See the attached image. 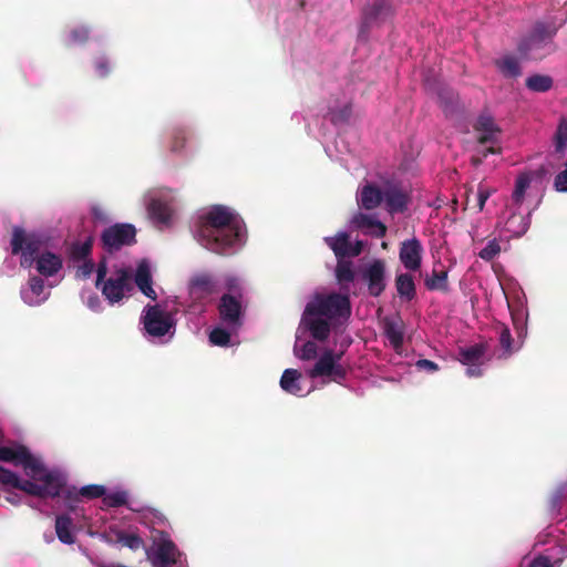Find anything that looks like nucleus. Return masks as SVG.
Wrapping results in <instances>:
<instances>
[{"instance_id":"obj_3","label":"nucleus","mask_w":567,"mask_h":567,"mask_svg":"<svg viewBox=\"0 0 567 567\" xmlns=\"http://www.w3.org/2000/svg\"><path fill=\"white\" fill-rule=\"evenodd\" d=\"M193 234L200 246L220 255L235 254L246 243L244 220L224 205L203 212L193 226Z\"/></svg>"},{"instance_id":"obj_35","label":"nucleus","mask_w":567,"mask_h":567,"mask_svg":"<svg viewBox=\"0 0 567 567\" xmlns=\"http://www.w3.org/2000/svg\"><path fill=\"white\" fill-rule=\"evenodd\" d=\"M526 86L534 92H546L551 89L553 80L548 75L535 74L527 78Z\"/></svg>"},{"instance_id":"obj_48","label":"nucleus","mask_w":567,"mask_h":567,"mask_svg":"<svg viewBox=\"0 0 567 567\" xmlns=\"http://www.w3.org/2000/svg\"><path fill=\"white\" fill-rule=\"evenodd\" d=\"M80 495L86 498H96L104 495V486L102 485H87L80 489Z\"/></svg>"},{"instance_id":"obj_44","label":"nucleus","mask_w":567,"mask_h":567,"mask_svg":"<svg viewBox=\"0 0 567 567\" xmlns=\"http://www.w3.org/2000/svg\"><path fill=\"white\" fill-rule=\"evenodd\" d=\"M566 495H567V483H563L557 486L555 493L551 496V499H550L551 514L559 513L560 503Z\"/></svg>"},{"instance_id":"obj_16","label":"nucleus","mask_w":567,"mask_h":567,"mask_svg":"<svg viewBox=\"0 0 567 567\" xmlns=\"http://www.w3.org/2000/svg\"><path fill=\"white\" fill-rule=\"evenodd\" d=\"M324 241L334 252L337 259L359 256L364 247V241L362 240L351 243L349 234L344 230L339 231L336 236L324 237Z\"/></svg>"},{"instance_id":"obj_45","label":"nucleus","mask_w":567,"mask_h":567,"mask_svg":"<svg viewBox=\"0 0 567 567\" xmlns=\"http://www.w3.org/2000/svg\"><path fill=\"white\" fill-rule=\"evenodd\" d=\"M499 343L504 354L511 355L514 352L512 347V336L511 331L506 326H501L499 328Z\"/></svg>"},{"instance_id":"obj_22","label":"nucleus","mask_w":567,"mask_h":567,"mask_svg":"<svg viewBox=\"0 0 567 567\" xmlns=\"http://www.w3.org/2000/svg\"><path fill=\"white\" fill-rule=\"evenodd\" d=\"M384 198V183L377 185L375 183L367 182L357 190V202L361 208L371 210L377 208Z\"/></svg>"},{"instance_id":"obj_47","label":"nucleus","mask_w":567,"mask_h":567,"mask_svg":"<svg viewBox=\"0 0 567 567\" xmlns=\"http://www.w3.org/2000/svg\"><path fill=\"white\" fill-rule=\"evenodd\" d=\"M89 37V31L84 27H80L71 31L69 34L68 41L71 44H81L83 43Z\"/></svg>"},{"instance_id":"obj_20","label":"nucleus","mask_w":567,"mask_h":567,"mask_svg":"<svg viewBox=\"0 0 567 567\" xmlns=\"http://www.w3.org/2000/svg\"><path fill=\"white\" fill-rule=\"evenodd\" d=\"M423 247L415 237L401 244L399 258L403 267L409 271H417L422 265Z\"/></svg>"},{"instance_id":"obj_10","label":"nucleus","mask_w":567,"mask_h":567,"mask_svg":"<svg viewBox=\"0 0 567 567\" xmlns=\"http://www.w3.org/2000/svg\"><path fill=\"white\" fill-rule=\"evenodd\" d=\"M147 212L154 223L159 226H167L174 215V196L168 189L152 190L147 194Z\"/></svg>"},{"instance_id":"obj_30","label":"nucleus","mask_w":567,"mask_h":567,"mask_svg":"<svg viewBox=\"0 0 567 567\" xmlns=\"http://www.w3.org/2000/svg\"><path fill=\"white\" fill-rule=\"evenodd\" d=\"M336 279L341 287V290L346 293H340L341 296H349L350 285L354 281L355 272L353 269V265L351 261H347L343 259H338V264L334 270Z\"/></svg>"},{"instance_id":"obj_27","label":"nucleus","mask_w":567,"mask_h":567,"mask_svg":"<svg viewBox=\"0 0 567 567\" xmlns=\"http://www.w3.org/2000/svg\"><path fill=\"white\" fill-rule=\"evenodd\" d=\"M134 281L141 292H143L150 299H156V292L152 287V270L151 265L147 260L138 262L134 275Z\"/></svg>"},{"instance_id":"obj_29","label":"nucleus","mask_w":567,"mask_h":567,"mask_svg":"<svg viewBox=\"0 0 567 567\" xmlns=\"http://www.w3.org/2000/svg\"><path fill=\"white\" fill-rule=\"evenodd\" d=\"M532 175L529 173H522L517 176L515 181L514 190L511 197V207H515L517 209H529L528 207H523L527 190L530 187Z\"/></svg>"},{"instance_id":"obj_26","label":"nucleus","mask_w":567,"mask_h":567,"mask_svg":"<svg viewBox=\"0 0 567 567\" xmlns=\"http://www.w3.org/2000/svg\"><path fill=\"white\" fill-rule=\"evenodd\" d=\"M100 537L106 542H114L136 550L143 546V539L135 533H125L115 526H111L109 533L100 534Z\"/></svg>"},{"instance_id":"obj_53","label":"nucleus","mask_w":567,"mask_h":567,"mask_svg":"<svg viewBox=\"0 0 567 567\" xmlns=\"http://www.w3.org/2000/svg\"><path fill=\"white\" fill-rule=\"evenodd\" d=\"M110 71L109 62L105 58H100L95 62V72L99 76H105Z\"/></svg>"},{"instance_id":"obj_55","label":"nucleus","mask_w":567,"mask_h":567,"mask_svg":"<svg viewBox=\"0 0 567 567\" xmlns=\"http://www.w3.org/2000/svg\"><path fill=\"white\" fill-rule=\"evenodd\" d=\"M179 138H182V140H183L184 137H183V136H179V135H176V136H175V142H174V144H173V146H172V148H173V151H174V152H178V151L181 150V147L178 146V140H179Z\"/></svg>"},{"instance_id":"obj_33","label":"nucleus","mask_w":567,"mask_h":567,"mask_svg":"<svg viewBox=\"0 0 567 567\" xmlns=\"http://www.w3.org/2000/svg\"><path fill=\"white\" fill-rule=\"evenodd\" d=\"M68 514H71V517L73 518V523L78 532L86 528L90 535H94V533L91 530V517L87 515L86 511L83 507H72Z\"/></svg>"},{"instance_id":"obj_17","label":"nucleus","mask_w":567,"mask_h":567,"mask_svg":"<svg viewBox=\"0 0 567 567\" xmlns=\"http://www.w3.org/2000/svg\"><path fill=\"white\" fill-rule=\"evenodd\" d=\"M382 329L392 349L401 354L405 336V323L400 316H386L382 319Z\"/></svg>"},{"instance_id":"obj_2","label":"nucleus","mask_w":567,"mask_h":567,"mask_svg":"<svg viewBox=\"0 0 567 567\" xmlns=\"http://www.w3.org/2000/svg\"><path fill=\"white\" fill-rule=\"evenodd\" d=\"M0 461L21 466L28 480L14 472L0 466V483L6 487H14L38 497H56L64 493L65 476L54 470H48L39 457L20 444L2 446Z\"/></svg>"},{"instance_id":"obj_28","label":"nucleus","mask_w":567,"mask_h":567,"mask_svg":"<svg viewBox=\"0 0 567 567\" xmlns=\"http://www.w3.org/2000/svg\"><path fill=\"white\" fill-rule=\"evenodd\" d=\"M76 532L78 529L74 526L71 514H61L55 517V533L61 543L66 545L74 544V533Z\"/></svg>"},{"instance_id":"obj_5","label":"nucleus","mask_w":567,"mask_h":567,"mask_svg":"<svg viewBox=\"0 0 567 567\" xmlns=\"http://www.w3.org/2000/svg\"><path fill=\"white\" fill-rule=\"evenodd\" d=\"M131 270L113 258H103L96 268V287L110 303L122 300L131 290Z\"/></svg>"},{"instance_id":"obj_25","label":"nucleus","mask_w":567,"mask_h":567,"mask_svg":"<svg viewBox=\"0 0 567 567\" xmlns=\"http://www.w3.org/2000/svg\"><path fill=\"white\" fill-rule=\"evenodd\" d=\"M20 295L22 300L29 306H39L49 297L43 279L38 277H32L28 285L21 289Z\"/></svg>"},{"instance_id":"obj_6","label":"nucleus","mask_w":567,"mask_h":567,"mask_svg":"<svg viewBox=\"0 0 567 567\" xmlns=\"http://www.w3.org/2000/svg\"><path fill=\"white\" fill-rule=\"evenodd\" d=\"M140 323L143 337L153 344H167L176 333L175 313L161 305L144 307Z\"/></svg>"},{"instance_id":"obj_19","label":"nucleus","mask_w":567,"mask_h":567,"mask_svg":"<svg viewBox=\"0 0 567 567\" xmlns=\"http://www.w3.org/2000/svg\"><path fill=\"white\" fill-rule=\"evenodd\" d=\"M219 315L223 324L237 331L241 324V306L238 298L230 293L224 295L219 303Z\"/></svg>"},{"instance_id":"obj_49","label":"nucleus","mask_w":567,"mask_h":567,"mask_svg":"<svg viewBox=\"0 0 567 567\" xmlns=\"http://www.w3.org/2000/svg\"><path fill=\"white\" fill-rule=\"evenodd\" d=\"M554 186L557 192L567 193V162L564 169L556 175Z\"/></svg>"},{"instance_id":"obj_9","label":"nucleus","mask_w":567,"mask_h":567,"mask_svg":"<svg viewBox=\"0 0 567 567\" xmlns=\"http://www.w3.org/2000/svg\"><path fill=\"white\" fill-rule=\"evenodd\" d=\"M146 555L153 567H172L173 565L182 564L181 551L164 533H158V536L154 537L152 546L146 550Z\"/></svg>"},{"instance_id":"obj_38","label":"nucleus","mask_w":567,"mask_h":567,"mask_svg":"<svg viewBox=\"0 0 567 567\" xmlns=\"http://www.w3.org/2000/svg\"><path fill=\"white\" fill-rule=\"evenodd\" d=\"M555 152L564 154L567 148V117L561 118L554 138Z\"/></svg>"},{"instance_id":"obj_43","label":"nucleus","mask_w":567,"mask_h":567,"mask_svg":"<svg viewBox=\"0 0 567 567\" xmlns=\"http://www.w3.org/2000/svg\"><path fill=\"white\" fill-rule=\"evenodd\" d=\"M221 280V290L226 289L230 293L237 295L236 297H240V279L236 277L235 275H226L224 277H219Z\"/></svg>"},{"instance_id":"obj_51","label":"nucleus","mask_w":567,"mask_h":567,"mask_svg":"<svg viewBox=\"0 0 567 567\" xmlns=\"http://www.w3.org/2000/svg\"><path fill=\"white\" fill-rule=\"evenodd\" d=\"M415 368L421 371H426L429 373L436 372L439 370V365L427 359H420L415 362Z\"/></svg>"},{"instance_id":"obj_41","label":"nucleus","mask_w":567,"mask_h":567,"mask_svg":"<svg viewBox=\"0 0 567 567\" xmlns=\"http://www.w3.org/2000/svg\"><path fill=\"white\" fill-rule=\"evenodd\" d=\"M81 300L91 311H102V301L95 291L83 289L81 291Z\"/></svg>"},{"instance_id":"obj_34","label":"nucleus","mask_w":567,"mask_h":567,"mask_svg":"<svg viewBox=\"0 0 567 567\" xmlns=\"http://www.w3.org/2000/svg\"><path fill=\"white\" fill-rule=\"evenodd\" d=\"M233 331L229 327H216L209 333V341L214 346L228 347L230 344Z\"/></svg>"},{"instance_id":"obj_42","label":"nucleus","mask_w":567,"mask_h":567,"mask_svg":"<svg viewBox=\"0 0 567 567\" xmlns=\"http://www.w3.org/2000/svg\"><path fill=\"white\" fill-rule=\"evenodd\" d=\"M127 494L124 491H114L102 495L103 504L107 507H118L126 503Z\"/></svg>"},{"instance_id":"obj_14","label":"nucleus","mask_w":567,"mask_h":567,"mask_svg":"<svg viewBox=\"0 0 567 567\" xmlns=\"http://www.w3.org/2000/svg\"><path fill=\"white\" fill-rule=\"evenodd\" d=\"M474 127L477 133L480 143L491 144V146L483 152V155L487 156V154L489 153H499L501 148L497 145L499 142L498 137L501 131L498 126L495 124L494 118L487 113H482L477 117Z\"/></svg>"},{"instance_id":"obj_37","label":"nucleus","mask_w":567,"mask_h":567,"mask_svg":"<svg viewBox=\"0 0 567 567\" xmlns=\"http://www.w3.org/2000/svg\"><path fill=\"white\" fill-rule=\"evenodd\" d=\"M351 114V106L348 102L342 103L338 107H330L327 116L334 125L342 124L348 121Z\"/></svg>"},{"instance_id":"obj_31","label":"nucleus","mask_w":567,"mask_h":567,"mask_svg":"<svg viewBox=\"0 0 567 567\" xmlns=\"http://www.w3.org/2000/svg\"><path fill=\"white\" fill-rule=\"evenodd\" d=\"M495 64L498 71L506 78H517L522 73L519 60L512 54L497 59Z\"/></svg>"},{"instance_id":"obj_4","label":"nucleus","mask_w":567,"mask_h":567,"mask_svg":"<svg viewBox=\"0 0 567 567\" xmlns=\"http://www.w3.org/2000/svg\"><path fill=\"white\" fill-rule=\"evenodd\" d=\"M11 252L20 256V265L30 268L35 262L37 270L50 277L62 268L61 258L52 252L45 251L48 238L38 231H27L22 227H13L10 240Z\"/></svg>"},{"instance_id":"obj_57","label":"nucleus","mask_w":567,"mask_h":567,"mask_svg":"<svg viewBox=\"0 0 567 567\" xmlns=\"http://www.w3.org/2000/svg\"><path fill=\"white\" fill-rule=\"evenodd\" d=\"M440 100H441V102H442V103L444 102V96H443V94H440Z\"/></svg>"},{"instance_id":"obj_50","label":"nucleus","mask_w":567,"mask_h":567,"mask_svg":"<svg viewBox=\"0 0 567 567\" xmlns=\"http://www.w3.org/2000/svg\"><path fill=\"white\" fill-rule=\"evenodd\" d=\"M94 271V262L89 259H83L82 264L78 266L76 276L79 278H89Z\"/></svg>"},{"instance_id":"obj_1","label":"nucleus","mask_w":567,"mask_h":567,"mask_svg":"<svg viewBox=\"0 0 567 567\" xmlns=\"http://www.w3.org/2000/svg\"><path fill=\"white\" fill-rule=\"evenodd\" d=\"M351 316V302L347 296L315 293L307 302L293 347L295 355L301 360L316 359L307 370L311 379L328 377L333 381L346 378L341 359L352 342L346 333Z\"/></svg>"},{"instance_id":"obj_18","label":"nucleus","mask_w":567,"mask_h":567,"mask_svg":"<svg viewBox=\"0 0 567 567\" xmlns=\"http://www.w3.org/2000/svg\"><path fill=\"white\" fill-rule=\"evenodd\" d=\"M391 16L389 2H371L363 13V21L359 31V39H365L367 30L384 22Z\"/></svg>"},{"instance_id":"obj_23","label":"nucleus","mask_w":567,"mask_h":567,"mask_svg":"<svg viewBox=\"0 0 567 567\" xmlns=\"http://www.w3.org/2000/svg\"><path fill=\"white\" fill-rule=\"evenodd\" d=\"M383 200L389 213H402L408 208L410 196L399 185L386 182L384 183Z\"/></svg>"},{"instance_id":"obj_40","label":"nucleus","mask_w":567,"mask_h":567,"mask_svg":"<svg viewBox=\"0 0 567 567\" xmlns=\"http://www.w3.org/2000/svg\"><path fill=\"white\" fill-rule=\"evenodd\" d=\"M425 286L430 290H446L447 271H434L429 278H426Z\"/></svg>"},{"instance_id":"obj_52","label":"nucleus","mask_w":567,"mask_h":567,"mask_svg":"<svg viewBox=\"0 0 567 567\" xmlns=\"http://www.w3.org/2000/svg\"><path fill=\"white\" fill-rule=\"evenodd\" d=\"M91 247H92V244H91V240H86L82 244H79L74 247V254L83 259L86 258V256L90 254L91 251Z\"/></svg>"},{"instance_id":"obj_12","label":"nucleus","mask_w":567,"mask_h":567,"mask_svg":"<svg viewBox=\"0 0 567 567\" xmlns=\"http://www.w3.org/2000/svg\"><path fill=\"white\" fill-rule=\"evenodd\" d=\"M360 279L367 284L368 291L373 297H379L386 286L385 262L373 259L360 269Z\"/></svg>"},{"instance_id":"obj_56","label":"nucleus","mask_w":567,"mask_h":567,"mask_svg":"<svg viewBox=\"0 0 567 567\" xmlns=\"http://www.w3.org/2000/svg\"><path fill=\"white\" fill-rule=\"evenodd\" d=\"M8 501L11 502L12 504L19 503L18 496L8 497Z\"/></svg>"},{"instance_id":"obj_11","label":"nucleus","mask_w":567,"mask_h":567,"mask_svg":"<svg viewBox=\"0 0 567 567\" xmlns=\"http://www.w3.org/2000/svg\"><path fill=\"white\" fill-rule=\"evenodd\" d=\"M506 214L508 215L505 216V221H499L496 230L501 239H506L508 243L509 239L520 237L528 230L532 210L508 206Z\"/></svg>"},{"instance_id":"obj_15","label":"nucleus","mask_w":567,"mask_h":567,"mask_svg":"<svg viewBox=\"0 0 567 567\" xmlns=\"http://www.w3.org/2000/svg\"><path fill=\"white\" fill-rule=\"evenodd\" d=\"M135 228L130 224H116L106 228L102 234V241L110 252L120 249L124 245H131L135 240Z\"/></svg>"},{"instance_id":"obj_7","label":"nucleus","mask_w":567,"mask_h":567,"mask_svg":"<svg viewBox=\"0 0 567 567\" xmlns=\"http://www.w3.org/2000/svg\"><path fill=\"white\" fill-rule=\"evenodd\" d=\"M221 291L219 276L209 272L195 274L188 282L189 309L196 312L206 303L213 301Z\"/></svg>"},{"instance_id":"obj_36","label":"nucleus","mask_w":567,"mask_h":567,"mask_svg":"<svg viewBox=\"0 0 567 567\" xmlns=\"http://www.w3.org/2000/svg\"><path fill=\"white\" fill-rule=\"evenodd\" d=\"M502 241H506V239H501L499 236L489 239L486 243V245L480 250L478 257L485 261L493 260L502 250Z\"/></svg>"},{"instance_id":"obj_46","label":"nucleus","mask_w":567,"mask_h":567,"mask_svg":"<svg viewBox=\"0 0 567 567\" xmlns=\"http://www.w3.org/2000/svg\"><path fill=\"white\" fill-rule=\"evenodd\" d=\"M560 559L551 561V559L546 555H537L532 559L528 567H559Z\"/></svg>"},{"instance_id":"obj_39","label":"nucleus","mask_w":567,"mask_h":567,"mask_svg":"<svg viewBox=\"0 0 567 567\" xmlns=\"http://www.w3.org/2000/svg\"><path fill=\"white\" fill-rule=\"evenodd\" d=\"M496 193V188L488 186L485 183H480L477 186V190L474 195L475 197V207L478 212H483L487 199Z\"/></svg>"},{"instance_id":"obj_24","label":"nucleus","mask_w":567,"mask_h":567,"mask_svg":"<svg viewBox=\"0 0 567 567\" xmlns=\"http://www.w3.org/2000/svg\"><path fill=\"white\" fill-rule=\"evenodd\" d=\"M280 388L289 394L296 396H306L313 391L315 386L310 384L305 386L302 384V375L296 369H286L280 379Z\"/></svg>"},{"instance_id":"obj_54","label":"nucleus","mask_w":567,"mask_h":567,"mask_svg":"<svg viewBox=\"0 0 567 567\" xmlns=\"http://www.w3.org/2000/svg\"><path fill=\"white\" fill-rule=\"evenodd\" d=\"M92 214L93 216L96 218V219H102V216H103V213L100 208L97 207H93L92 208Z\"/></svg>"},{"instance_id":"obj_13","label":"nucleus","mask_w":567,"mask_h":567,"mask_svg":"<svg viewBox=\"0 0 567 567\" xmlns=\"http://www.w3.org/2000/svg\"><path fill=\"white\" fill-rule=\"evenodd\" d=\"M487 347L484 343H476L463 347L458 351V361L466 365V375L477 378L483 374V365L486 362Z\"/></svg>"},{"instance_id":"obj_8","label":"nucleus","mask_w":567,"mask_h":567,"mask_svg":"<svg viewBox=\"0 0 567 567\" xmlns=\"http://www.w3.org/2000/svg\"><path fill=\"white\" fill-rule=\"evenodd\" d=\"M567 21V10L560 11L558 16L547 22H539L535 25L528 39L518 45V51L525 55L528 52L550 42L557 30Z\"/></svg>"},{"instance_id":"obj_21","label":"nucleus","mask_w":567,"mask_h":567,"mask_svg":"<svg viewBox=\"0 0 567 567\" xmlns=\"http://www.w3.org/2000/svg\"><path fill=\"white\" fill-rule=\"evenodd\" d=\"M349 227L351 230H361L364 235L373 237H383L386 231V227L381 223L375 215L358 213L355 214L350 223Z\"/></svg>"},{"instance_id":"obj_58","label":"nucleus","mask_w":567,"mask_h":567,"mask_svg":"<svg viewBox=\"0 0 567 567\" xmlns=\"http://www.w3.org/2000/svg\"><path fill=\"white\" fill-rule=\"evenodd\" d=\"M564 553L567 555V550H564Z\"/></svg>"},{"instance_id":"obj_32","label":"nucleus","mask_w":567,"mask_h":567,"mask_svg":"<svg viewBox=\"0 0 567 567\" xmlns=\"http://www.w3.org/2000/svg\"><path fill=\"white\" fill-rule=\"evenodd\" d=\"M395 287L400 298L410 301L415 297V285L410 274L398 275Z\"/></svg>"}]
</instances>
